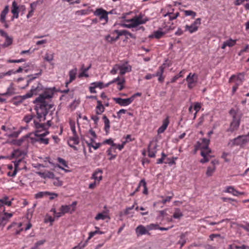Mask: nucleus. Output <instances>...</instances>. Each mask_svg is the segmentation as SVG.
<instances>
[{"mask_svg":"<svg viewBox=\"0 0 249 249\" xmlns=\"http://www.w3.org/2000/svg\"><path fill=\"white\" fill-rule=\"evenodd\" d=\"M51 97V94L46 93L36 100L37 102L36 108L37 117L34 120V127L36 131L35 137L31 139L33 142H36L40 144H48L49 142V139L45 137L49 133L47 129L52 125V115L55 108L42 101L45 97Z\"/></svg>","mask_w":249,"mask_h":249,"instance_id":"obj_1","label":"nucleus"},{"mask_svg":"<svg viewBox=\"0 0 249 249\" xmlns=\"http://www.w3.org/2000/svg\"><path fill=\"white\" fill-rule=\"evenodd\" d=\"M43 86L40 84L37 83L36 85L33 86L30 91L26 94V97L30 98L34 95H36L37 94H39V96L37 98H36V100L34 101V103L36 104L35 109L36 110V105L37 103V102L36 101V99H37V98H38L42 95H44L45 93H47L49 94H51V97H45L43 99L42 101L44 102L47 105H52L53 107L54 108V106L53 105L49 104L47 103V102L45 101L46 99H50L53 97V90L52 89H49L44 91L43 93H41L43 91Z\"/></svg>","mask_w":249,"mask_h":249,"instance_id":"obj_2","label":"nucleus"},{"mask_svg":"<svg viewBox=\"0 0 249 249\" xmlns=\"http://www.w3.org/2000/svg\"><path fill=\"white\" fill-rule=\"evenodd\" d=\"M124 79H116L115 80L108 82L106 84H105L102 82H94L90 84V86L89 87V89L91 93H96V91L95 90V88H99L101 89L104 88L108 87L110 83L115 82L117 83V89L119 90H122L124 89Z\"/></svg>","mask_w":249,"mask_h":249,"instance_id":"obj_3","label":"nucleus"},{"mask_svg":"<svg viewBox=\"0 0 249 249\" xmlns=\"http://www.w3.org/2000/svg\"><path fill=\"white\" fill-rule=\"evenodd\" d=\"M209 139L204 138L202 140V143L200 145V154L201 156L203 157V159L200 160V162L202 163L209 161L211 158V156L210 155V154L211 153V150L209 148Z\"/></svg>","mask_w":249,"mask_h":249,"instance_id":"obj_4","label":"nucleus"},{"mask_svg":"<svg viewBox=\"0 0 249 249\" xmlns=\"http://www.w3.org/2000/svg\"><path fill=\"white\" fill-rule=\"evenodd\" d=\"M229 113L232 116V120L227 131L232 133L238 129L240 124L241 117L238 115L237 111L233 108L230 110Z\"/></svg>","mask_w":249,"mask_h":249,"instance_id":"obj_5","label":"nucleus"},{"mask_svg":"<svg viewBox=\"0 0 249 249\" xmlns=\"http://www.w3.org/2000/svg\"><path fill=\"white\" fill-rule=\"evenodd\" d=\"M248 142H249V132L247 135H240L230 140L228 145L231 147L234 146H239L241 147H243Z\"/></svg>","mask_w":249,"mask_h":249,"instance_id":"obj_6","label":"nucleus"},{"mask_svg":"<svg viewBox=\"0 0 249 249\" xmlns=\"http://www.w3.org/2000/svg\"><path fill=\"white\" fill-rule=\"evenodd\" d=\"M132 67L126 62L124 63L118 64L114 65L110 72L114 74L119 73L120 75H123L131 71Z\"/></svg>","mask_w":249,"mask_h":249,"instance_id":"obj_7","label":"nucleus"},{"mask_svg":"<svg viewBox=\"0 0 249 249\" xmlns=\"http://www.w3.org/2000/svg\"><path fill=\"white\" fill-rule=\"evenodd\" d=\"M141 93L137 92L128 98L123 99L121 98H114L113 100L116 104H119L120 106L122 107H125L131 104L136 97L141 96Z\"/></svg>","mask_w":249,"mask_h":249,"instance_id":"obj_8","label":"nucleus"},{"mask_svg":"<svg viewBox=\"0 0 249 249\" xmlns=\"http://www.w3.org/2000/svg\"><path fill=\"white\" fill-rule=\"evenodd\" d=\"M201 24V19L198 18L192 23L190 25H186L185 26V31H188L191 34L196 32L197 31L198 26Z\"/></svg>","mask_w":249,"mask_h":249,"instance_id":"obj_9","label":"nucleus"},{"mask_svg":"<svg viewBox=\"0 0 249 249\" xmlns=\"http://www.w3.org/2000/svg\"><path fill=\"white\" fill-rule=\"evenodd\" d=\"M59 212L57 213V217H60L64 215L65 213H72L74 211H72V209L70 205H62L59 209Z\"/></svg>","mask_w":249,"mask_h":249,"instance_id":"obj_10","label":"nucleus"},{"mask_svg":"<svg viewBox=\"0 0 249 249\" xmlns=\"http://www.w3.org/2000/svg\"><path fill=\"white\" fill-rule=\"evenodd\" d=\"M94 14L97 16H100V19H105L106 23L108 21V13L102 8L97 9L94 12Z\"/></svg>","mask_w":249,"mask_h":249,"instance_id":"obj_11","label":"nucleus"},{"mask_svg":"<svg viewBox=\"0 0 249 249\" xmlns=\"http://www.w3.org/2000/svg\"><path fill=\"white\" fill-rule=\"evenodd\" d=\"M102 174L103 170L100 168H98L94 172L91 178L94 179V181L97 182V183L99 184L100 181L102 179Z\"/></svg>","mask_w":249,"mask_h":249,"instance_id":"obj_12","label":"nucleus"},{"mask_svg":"<svg viewBox=\"0 0 249 249\" xmlns=\"http://www.w3.org/2000/svg\"><path fill=\"white\" fill-rule=\"evenodd\" d=\"M79 143V137L77 135H73L72 137L69 138L68 141V144L69 146L73 148L74 150H77L75 145H77Z\"/></svg>","mask_w":249,"mask_h":249,"instance_id":"obj_13","label":"nucleus"},{"mask_svg":"<svg viewBox=\"0 0 249 249\" xmlns=\"http://www.w3.org/2000/svg\"><path fill=\"white\" fill-rule=\"evenodd\" d=\"M148 231L147 227H145L142 225L138 226L136 229V233L138 236L146 234H149Z\"/></svg>","mask_w":249,"mask_h":249,"instance_id":"obj_14","label":"nucleus"},{"mask_svg":"<svg viewBox=\"0 0 249 249\" xmlns=\"http://www.w3.org/2000/svg\"><path fill=\"white\" fill-rule=\"evenodd\" d=\"M25 155V153L19 149L15 150L12 153V157L13 158H15L16 160L24 159Z\"/></svg>","mask_w":249,"mask_h":249,"instance_id":"obj_15","label":"nucleus"},{"mask_svg":"<svg viewBox=\"0 0 249 249\" xmlns=\"http://www.w3.org/2000/svg\"><path fill=\"white\" fill-rule=\"evenodd\" d=\"M22 226L21 223H13L11 225L9 226L7 228L8 230L13 228L15 231V232L16 234H18L23 230V229L21 228Z\"/></svg>","mask_w":249,"mask_h":249,"instance_id":"obj_16","label":"nucleus"},{"mask_svg":"<svg viewBox=\"0 0 249 249\" xmlns=\"http://www.w3.org/2000/svg\"><path fill=\"white\" fill-rule=\"evenodd\" d=\"M169 117L167 116L162 122V124L158 129V133L159 134L162 133L166 129L169 124Z\"/></svg>","mask_w":249,"mask_h":249,"instance_id":"obj_17","label":"nucleus"},{"mask_svg":"<svg viewBox=\"0 0 249 249\" xmlns=\"http://www.w3.org/2000/svg\"><path fill=\"white\" fill-rule=\"evenodd\" d=\"M11 12L13 14L12 19L14 18H18L19 7L16 1L12 2Z\"/></svg>","mask_w":249,"mask_h":249,"instance_id":"obj_18","label":"nucleus"},{"mask_svg":"<svg viewBox=\"0 0 249 249\" xmlns=\"http://www.w3.org/2000/svg\"><path fill=\"white\" fill-rule=\"evenodd\" d=\"M105 108L102 101L98 100L97 101V106L95 108L96 114L100 115L105 111Z\"/></svg>","mask_w":249,"mask_h":249,"instance_id":"obj_19","label":"nucleus"},{"mask_svg":"<svg viewBox=\"0 0 249 249\" xmlns=\"http://www.w3.org/2000/svg\"><path fill=\"white\" fill-rule=\"evenodd\" d=\"M14 166L16 167L18 171L23 169L25 168V162L24 160H16L14 162Z\"/></svg>","mask_w":249,"mask_h":249,"instance_id":"obj_20","label":"nucleus"},{"mask_svg":"<svg viewBox=\"0 0 249 249\" xmlns=\"http://www.w3.org/2000/svg\"><path fill=\"white\" fill-rule=\"evenodd\" d=\"M115 153H116V147H110L107 149V155L110 156V157L108 158L109 160H113L116 158L117 155L113 154Z\"/></svg>","mask_w":249,"mask_h":249,"instance_id":"obj_21","label":"nucleus"},{"mask_svg":"<svg viewBox=\"0 0 249 249\" xmlns=\"http://www.w3.org/2000/svg\"><path fill=\"white\" fill-rule=\"evenodd\" d=\"M215 161H212L211 162L212 165L208 167L206 173L208 177H211L213 175V173L215 172L216 167L215 166Z\"/></svg>","mask_w":249,"mask_h":249,"instance_id":"obj_22","label":"nucleus"},{"mask_svg":"<svg viewBox=\"0 0 249 249\" xmlns=\"http://www.w3.org/2000/svg\"><path fill=\"white\" fill-rule=\"evenodd\" d=\"M28 98L29 97H26V94L23 96H17L13 98L12 102L14 104L18 105V104L22 103L23 101Z\"/></svg>","mask_w":249,"mask_h":249,"instance_id":"obj_23","label":"nucleus"},{"mask_svg":"<svg viewBox=\"0 0 249 249\" xmlns=\"http://www.w3.org/2000/svg\"><path fill=\"white\" fill-rule=\"evenodd\" d=\"M91 65L89 66L87 68H85L84 65H83L81 68V72L79 73L78 77L81 78L83 77H89V74L87 73V71L90 68Z\"/></svg>","mask_w":249,"mask_h":249,"instance_id":"obj_24","label":"nucleus"},{"mask_svg":"<svg viewBox=\"0 0 249 249\" xmlns=\"http://www.w3.org/2000/svg\"><path fill=\"white\" fill-rule=\"evenodd\" d=\"M225 192L231 194L234 196H238L244 194L243 192H240L236 190L232 186L227 187Z\"/></svg>","mask_w":249,"mask_h":249,"instance_id":"obj_25","label":"nucleus"},{"mask_svg":"<svg viewBox=\"0 0 249 249\" xmlns=\"http://www.w3.org/2000/svg\"><path fill=\"white\" fill-rule=\"evenodd\" d=\"M156 152V145L152 146V144H149L148 148V156L150 158H154L155 157Z\"/></svg>","mask_w":249,"mask_h":249,"instance_id":"obj_26","label":"nucleus"},{"mask_svg":"<svg viewBox=\"0 0 249 249\" xmlns=\"http://www.w3.org/2000/svg\"><path fill=\"white\" fill-rule=\"evenodd\" d=\"M9 11V6L8 5L5 6V8L3 10V11L0 13V21L1 23H5L6 22V16L7 14Z\"/></svg>","mask_w":249,"mask_h":249,"instance_id":"obj_27","label":"nucleus"},{"mask_svg":"<svg viewBox=\"0 0 249 249\" xmlns=\"http://www.w3.org/2000/svg\"><path fill=\"white\" fill-rule=\"evenodd\" d=\"M16 89L13 87V84H11L10 86L7 88L6 92L2 93L3 96H10L16 93Z\"/></svg>","mask_w":249,"mask_h":249,"instance_id":"obj_28","label":"nucleus"},{"mask_svg":"<svg viewBox=\"0 0 249 249\" xmlns=\"http://www.w3.org/2000/svg\"><path fill=\"white\" fill-rule=\"evenodd\" d=\"M103 120L104 122L105 126H104V130L107 134L109 133V129H110V121L109 119L107 118V117L106 115H104L103 116Z\"/></svg>","mask_w":249,"mask_h":249,"instance_id":"obj_29","label":"nucleus"},{"mask_svg":"<svg viewBox=\"0 0 249 249\" xmlns=\"http://www.w3.org/2000/svg\"><path fill=\"white\" fill-rule=\"evenodd\" d=\"M54 195L55 196H57L58 195L55 193H50L49 192H40L35 195V198H42L45 196H48V195Z\"/></svg>","mask_w":249,"mask_h":249,"instance_id":"obj_30","label":"nucleus"},{"mask_svg":"<svg viewBox=\"0 0 249 249\" xmlns=\"http://www.w3.org/2000/svg\"><path fill=\"white\" fill-rule=\"evenodd\" d=\"M161 28H160L159 30L155 31L154 32V35L150 36V37H155L157 39H160L165 34V32H162L161 31Z\"/></svg>","mask_w":249,"mask_h":249,"instance_id":"obj_31","label":"nucleus"},{"mask_svg":"<svg viewBox=\"0 0 249 249\" xmlns=\"http://www.w3.org/2000/svg\"><path fill=\"white\" fill-rule=\"evenodd\" d=\"M22 70H23L22 68L21 67H20L16 71L11 70L7 72H3V73H0V77H1L7 76V75H10L12 73H18V72L22 71Z\"/></svg>","mask_w":249,"mask_h":249,"instance_id":"obj_32","label":"nucleus"},{"mask_svg":"<svg viewBox=\"0 0 249 249\" xmlns=\"http://www.w3.org/2000/svg\"><path fill=\"white\" fill-rule=\"evenodd\" d=\"M228 249H249V246L246 245L238 246L235 244H232L229 246Z\"/></svg>","mask_w":249,"mask_h":249,"instance_id":"obj_33","label":"nucleus"},{"mask_svg":"<svg viewBox=\"0 0 249 249\" xmlns=\"http://www.w3.org/2000/svg\"><path fill=\"white\" fill-rule=\"evenodd\" d=\"M127 21L131 22L133 28L139 25L144 24V21H139L136 18H135V17L129 20H127Z\"/></svg>","mask_w":249,"mask_h":249,"instance_id":"obj_34","label":"nucleus"},{"mask_svg":"<svg viewBox=\"0 0 249 249\" xmlns=\"http://www.w3.org/2000/svg\"><path fill=\"white\" fill-rule=\"evenodd\" d=\"M37 112V111H36ZM37 115L36 116L32 115V114H28L26 115L23 119V120L26 123H29L32 120H33V123H34V120L35 119H36V118L37 117V113H36Z\"/></svg>","mask_w":249,"mask_h":249,"instance_id":"obj_35","label":"nucleus"},{"mask_svg":"<svg viewBox=\"0 0 249 249\" xmlns=\"http://www.w3.org/2000/svg\"><path fill=\"white\" fill-rule=\"evenodd\" d=\"M183 214L179 208H176L173 217L175 219H180Z\"/></svg>","mask_w":249,"mask_h":249,"instance_id":"obj_36","label":"nucleus"},{"mask_svg":"<svg viewBox=\"0 0 249 249\" xmlns=\"http://www.w3.org/2000/svg\"><path fill=\"white\" fill-rule=\"evenodd\" d=\"M13 42V38L9 36L5 37V42L1 45L2 47L3 48L7 47L12 44Z\"/></svg>","mask_w":249,"mask_h":249,"instance_id":"obj_37","label":"nucleus"},{"mask_svg":"<svg viewBox=\"0 0 249 249\" xmlns=\"http://www.w3.org/2000/svg\"><path fill=\"white\" fill-rule=\"evenodd\" d=\"M95 229H96V231H91L89 233V236L88 237V239H91L96 234H102L104 233V232L100 231L99 230V228L98 227H95Z\"/></svg>","mask_w":249,"mask_h":249,"instance_id":"obj_38","label":"nucleus"},{"mask_svg":"<svg viewBox=\"0 0 249 249\" xmlns=\"http://www.w3.org/2000/svg\"><path fill=\"white\" fill-rule=\"evenodd\" d=\"M140 186H142L143 187V194L144 195H147L148 193V188L146 186V183L144 179H142L140 181Z\"/></svg>","mask_w":249,"mask_h":249,"instance_id":"obj_39","label":"nucleus"},{"mask_svg":"<svg viewBox=\"0 0 249 249\" xmlns=\"http://www.w3.org/2000/svg\"><path fill=\"white\" fill-rule=\"evenodd\" d=\"M172 15H173V13L168 12L164 14V17H165L166 16H169V20L172 21L174 19H176L179 16V13L178 12H177L174 16H172Z\"/></svg>","mask_w":249,"mask_h":249,"instance_id":"obj_40","label":"nucleus"},{"mask_svg":"<svg viewBox=\"0 0 249 249\" xmlns=\"http://www.w3.org/2000/svg\"><path fill=\"white\" fill-rule=\"evenodd\" d=\"M7 223V218L2 214H0V227H4Z\"/></svg>","mask_w":249,"mask_h":249,"instance_id":"obj_41","label":"nucleus"},{"mask_svg":"<svg viewBox=\"0 0 249 249\" xmlns=\"http://www.w3.org/2000/svg\"><path fill=\"white\" fill-rule=\"evenodd\" d=\"M1 200L3 201V206L7 205L8 206H10L12 205V201L9 200V197L7 196H5Z\"/></svg>","mask_w":249,"mask_h":249,"instance_id":"obj_42","label":"nucleus"},{"mask_svg":"<svg viewBox=\"0 0 249 249\" xmlns=\"http://www.w3.org/2000/svg\"><path fill=\"white\" fill-rule=\"evenodd\" d=\"M188 82V87L192 89L194 87L196 84L195 79H186Z\"/></svg>","mask_w":249,"mask_h":249,"instance_id":"obj_43","label":"nucleus"},{"mask_svg":"<svg viewBox=\"0 0 249 249\" xmlns=\"http://www.w3.org/2000/svg\"><path fill=\"white\" fill-rule=\"evenodd\" d=\"M194 109L196 111V112L194 114V118L195 119L196 117V115L197 113L199 111L200 108H201V105L199 103H195L194 105Z\"/></svg>","mask_w":249,"mask_h":249,"instance_id":"obj_44","label":"nucleus"},{"mask_svg":"<svg viewBox=\"0 0 249 249\" xmlns=\"http://www.w3.org/2000/svg\"><path fill=\"white\" fill-rule=\"evenodd\" d=\"M53 179V183L54 186H60L62 185L63 182L61 181L58 178H54Z\"/></svg>","mask_w":249,"mask_h":249,"instance_id":"obj_45","label":"nucleus"},{"mask_svg":"<svg viewBox=\"0 0 249 249\" xmlns=\"http://www.w3.org/2000/svg\"><path fill=\"white\" fill-rule=\"evenodd\" d=\"M107 217L108 216L107 214H105L103 213H99L96 215V216L95 217V219L96 220H99L100 219L105 220Z\"/></svg>","mask_w":249,"mask_h":249,"instance_id":"obj_46","label":"nucleus"},{"mask_svg":"<svg viewBox=\"0 0 249 249\" xmlns=\"http://www.w3.org/2000/svg\"><path fill=\"white\" fill-rule=\"evenodd\" d=\"M114 32L116 33L117 35H119V36H126L127 34H128V31H127V30H121V31L118 30H115L114 31Z\"/></svg>","mask_w":249,"mask_h":249,"instance_id":"obj_47","label":"nucleus"},{"mask_svg":"<svg viewBox=\"0 0 249 249\" xmlns=\"http://www.w3.org/2000/svg\"><path fill=\"white\" fill-rule=\"evenodd\" d=\"M103 143L111 145V147H116L117 146V144L113 142V141L111 138L105 140Z\"/></svg>","mask_w":249,"mask_h":249,"instance_id":"obj_48","label":"nucleus"},{"mask_svg":"<svg viewBox=\"0 0 249 249\" xmlns=\"http://www.w3.org/2000/svg\"><path fill=\"white\" fill-rule=\"evenodd\" d=\"M77 72V68H74L69 72L70 78H75Z\"/></svg>","mask_w":249,"mask_h":249,"instance_id":"obj_49","label":"nucleus"},{"mask_svg":"<svg viewBox=\"0 0 249 249\" xmlns=\"http://www.w3.org/2000/svg\"><path fill=\"white\" fill-rule=\"evenodd\" d=\"M18 170L16 169V167H15V166L14 167V169L13 170H10L8 173H7V175L8 176H10V177H15L17 173V172L18 171Z\"/></svg>","mask_w":249,"mask_h":249,"instance_id":"obj_50","label":"nucleus"},{"mask_svg":"<svg viewBox=\"0 0 249 249\" xmlns=\"http://www.w3.org/2000/svg\"><path fill=\"white\" fill-rule=\"evenodd\" d=\"M185 233H182L180 236V240L178 241V243L181 245V247L183 246L186 243V240H185Z\"/></svg>","mask_w":249,"mask_h":249,"instance_id":"obj_51","label":"nucleus"},{"mask_svg":"<svg viewBox=\"0 0 249 249\" xmlns=\"http://www.w3.org/2000/svg\"><path fill=\"white\" fill-rule=\"evenodd\" d=\"M184 13H185V16H193V18H195L196 15V13L192 10H185V11H184Z\"/></svg>","mask_w":249,"mask_h":249,"instance_id":"obj_52","label":"nucleus"},{"mask_svg":"<svg viewBox=\"0 0 249 249\" xmlns=\"http://www.w3.org/2000/svg\"><path fill=\"white\" fill-rule=\"evenodd\" d=\"M158 225L154 224H151L149 225H147V228L148 230V231L153 230H156L158 229Z\"/></svg>","mask_w":249,"mask_h":249,"instance_id":"obj_53","label":"nucleus"},{"mask_svg":"<svg viewBox=\"0 0 249 249\" xmlns=\"http://www.w3.org/2000/svg\"><path fill=\"white\" fill-rule=\"evenodd\" d=\"M225 42L227 44V46L232 47L235 45V44L236 43V40L230 39Z\"/></svg>","mask_w":249,"mask_h":249,"instance_id":"obj_54","label":"nucleus"},{"mask_svg":"<svg viewBox=\"0 0 249 249\" xmlns=\"http://www.w3.org/2000/svg\"><path fill=\"white\" fill-rule=\"evenodd\" d=\"M70 126L71 131L73 133V135H77L76 131L75 125L74 123H70Z\"/></svg>","mask_w":249,"mask_h":249,"instance_id":"obj_55","label":"nucleus"},{"mask_svg":"<svg viewBox=\"0 0 249 249\" xmlns=\"http://www.w3.org/2000/svg\"><path fill=\"white\" fill-rule=\"evenodd\" d=\"M42 2H43L42 1L41 2H40L39 1H36L30 4V7H31V9H34V10L38 4H41V3H42Z\"/></svg>","mask_w":249,"mask_h":249,"instance_id":"obj_56","label":"nucleus"},{"mask_svg":"<svg viewBox=\"0 0 249 249\" xmlns=\"http://www.w3.org/2000/svg\"><path fill=\"white\" fill-rule=\"evenodd\" d=\"M53 54H49L48 53H46L44 58V59L47 61L50 62L53 60Z\"/></svg>","mask_w":249,"mask_h":249,"instance_id":"obj_57","label":"nucleus"},{"mask_svg":"<svg viewBox=\"0 0 249 249\" xmlns=\"http://www.w3.org/2000/svg\"><path fill=\"white\" fill-rule=\"evenodd\" d=\"M105 39L107 41L110 43L115 42V40H114V37H111L109 35H108L105 36Z\"/></svg>","mask_w":249,"mask_h":249,"instance_id":"obj_58","label":"nucleus"},{"mask_svg":"<svg viewBox=\"0 0 249 249\" xmlns=\"http://www.w3.org/2000/svg\"><path fill=\"white\" fill-rule=\"evenodd\" d=\"M143 16L142 14L139 15V16H136L135 17L136 19H137L139 21H144V23H146L147 21H148L147 18L142 19Z\"/></svg>","mask_w":249,"mask_h":249,"instance_id":"obj_59","label":"nucleus"},{"mask_svg":"<svg viewBox=\"0 0 249 249\" xmlns=\"http://www.w3.org/2000/svg\"><path fill=\"white\" fill-rule=\"evenodd\" d=\"M166 161H164L165 164H169V165L175 164L176 162L172 159V158H168L165 159Z\"/></svg>","mask_w":249,"mask_h":249,"instance_id":"obj_60","label":"nucleus"},{"mask_svg":"<svg viewBox=\"0 0 249 249\" xmlns=\"http://www.w3.org/2000/svg\"><path fill=\"white\" fill-rule=\"evenodd\" d=\"M58 161L60 164H61L64 167H68L67 163L66 161L63 159L61 158H59L58 159Z\"/></svg>","mask_w":249,"mask_h":249,"instance_id":"obj_61","label":"nucleus"},{"mask_svg":"<svg viewBox=\"0 0 249 249\" xmlns=\"http://www.w3.org/2000/svg\"><path fill=\"white\" fill-rule=\"evenodd\" d=\"M163 71V68L162 67H160L159 71L157 72L156 75L155 76H156L157 77H159V78H162V74Z\"/></svg>","mask_w":249,"mask_h":249,"instance_id":"obj_62","label":"nucleus"},{"mask_svg":"<svg viewBox=\"0 0 249 249\" xmlns=\"http://www.w3.org/2000/svg\"><path fill=\"white\" fill-rule=\"evenodd\" d=\"M54 177V175L53 172L46 171V178H53Z\"/></svg>","mask_w":249,"mask_h":249,"instance_id":"obj_63","label":"nucleus"},{"mask_svg":"<svg viewBox=\"0 0 249 249\" xmlns=\"http://www.w3.org/2000/svg\"><path fill=\"white\" fill-rule=\"evenodd\" d=\"M172 197H173V196H168L166 197V198L163 199L162 200V201H161L162 203L164 204L167 202H170L171 201V199L172 198Z\"/></svg>","mask_w":249,"mask_h":249,"instance_id":"obj_64","label":"nucleus"}]
</instances>
